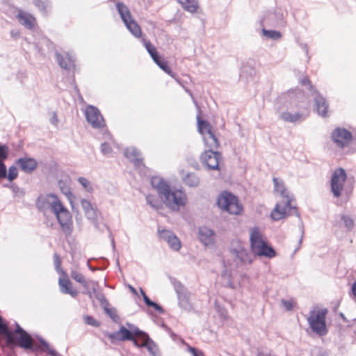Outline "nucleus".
Listing matches in <instances>:
<instances>
[{
	"mask_svg": "<svg viewBox=\"0 0 356 356\" xmlns=\"http://www.w3.org/2000/svg\"><path fill=\"white\" fill-rule=\"evenodd\" d=\"M197 127L204 146L210 149H218L220 146V142L216 134V130L210 122L198 115L197 117Z\"/></svg>",
	"mask_w": 356,
	"mask_h": 356,
	"instance_id": "4",
	"label": "nucleus"
},
{
	"mask_svg": "<svg viewBox=\"0 0 356 356\" xmlns=\"http://www.w3.org/2000/svg\"><path fill=\"white\" fill-rule=\"evenodd\" d=\"M71 277L76 282L83 284L84 286H87V283L85 280V277L81 273H80L76 270H74V271H72V273H71Z\"/></svg>",
	"mask_w": 356,
	"mask_h": 356,
	"instance_id": "33",
	"label": "nucleus"
},
{
	"mask_svg": "<svg viewBox=\"0 0 356 356\" xmlns=\"http://www.w3.org/2000/svg\"><path fill=\"white\" fill-rule=\"evenodd\" d=\"M346 178V173L343 168H337L334 171L331 179V189L335 197H339L341 195Z\"/></svg>",
	"mask_w": 356,
	"mask_h": 356,
	"instance_id": "9",
	"label": "nucleus"
},
{
	"mask_svg": "<svg viewBox=\"0 0 356 356\" xmlns=\"http://www.w3.org/2000/svg\"><path fill=\"white\" fill-rule=\"evenodd\" d=\"M102 152L104 154H109L112 152V147L108 143H104L102 145Z\"/></svg>",
	"mask_w": 356,
	"mask_h": 356,
	"instance_id": "43",
	"label": "nucleus"
},
{
	"mask_svg": "<svg viewBox=\"0 0 356 356\" xmlns=\"http://www.w3.org/2000/svg\"><path fill=\"white\" fill-rule=\"evenodd\" d=\"M60 202L59 198L54 194L41 195L37 199L36 206L40 211H45L50 207L53 211L54 205Z\"/></svg>",
	"mask_w": 356,
	"mask_h": 356,
	"instance_id": "15",
	"label": "nucleus"
},
{
	"mask_svg": "<svg viewBox=\"0 0 356 356\" xmlns=\"http://www.w3.org/2000/svg\"><path fill=\"white\" fill-rule=\"evenodd\" d=\"M238 257L241 259L242 262H247L248 264H250L252 262V260L250 258V254L245 250L238 252Z\"/></svg>",
	"mask_w": 356,
	"mask_h": 356,
	"instance_id": "40",
	"label": "nucleus"
},
{
	"mask_svg": "<svg viewBox=\"0 0 356 356\" xmlns=\"http://www.w3.org/2000/svg\"><path fill=\"white\" fill-rule=\"evenodd\" d=\"M57 60L62 68L67 69L71 63V60L67 55H57Z\"/></svg>",
	"mask_w": 356,
	"mask_h": 356,
	"instance_id": "31",
	"label": "nucleus"
},
{
	"mask_svg": "<svg viewBox=\"0 0 356 356\" xmlns=\"http://www.w3.org/2000/svg\"><path fill=\"white\" fill-rule=\"evenodd\" d=\"M152 186L155 188L163 202L170 209L178 211L186 203V194L181 190L172 189L170 186L159 177H153Z\"/></svg>",
	"mask_w": 356,
	"mask_h": 356,
	"instance_id": "1",
	"label": "nucleus"
},
{
	"mask_svg": "<svg viewBox=\"0 0 356 356\" xmlns=\"http://www.w3.org/2000/svg\"><path fill=\"white\" fill-rule=\"evenodd\" d=\"M184 182L190 187H195L199 184V179L195 174L189 173L184 178Z\"/></svg>",
	"mask_w": 356,
	"mask_h": 356,
	"instance_id": "29",
	"label": "nucleus"
},
{
	"mask_svg": "<svg viewBox=\"0 0 356 356\" xmlns=\"http://www.w3.org/2000/svg\"><path fill=\"white\" fill-rule=\"evenodd\" d=\"M159 67L162 69L165 72H166L168 74L172 76V72L168 65V63H163V65H160Z\"/></svg>",
	"mask_w": 356,
	"mask_h": 356,
	"instance_id": "44",
	"label": "nucleus"
},
{
	"mask_svg": "<svg viewBox=\"0 0 356 356\" xmlns=\"http://www.w3.org/2000/svg\"><path fill=\"white\" fill-rule=\"evenodd\" d=\"M19 168L26 172H32L37 167V162L33 159L21 158L17 161Z\"/></svg>",
	"mask_w": 356,
	"mask_h": 356,
	"instance_id": "21",
	"label": "nucleus"
},
{
	"mask_svg": "<svg viewBox=\"0 0 356 356\" xmlns=\"http://www.w3.org/2000/svg\"><path fill=\"white\" fill-rule=\"evenodd\" d=\"M41 345L42 346L43 350L48 351L51 355H54L55 351L54 350L50 349L49 345L47 342L41 341Z\"/></svg>",
	"mask_w": 356,
	"mask_h": 356,
	"instance_id": "47",
	"label": "nucleus"
},
{
	"mask_svg": "<svg viewBox=\"0 0 356 356\" xmlns=\"http://www.w3.org/2000/svg\"><path fill=\"white\" fill-rule=\"evenodd\" d=\"M145 343L142 344L143 347H145L149 353L154 354L156 346V344L149 339L148 341H147V339H145Z\"/></svg>",
	"mask_w": 356,
	"mask_h": 356,
	"instance_id": "38",
	"label": "nucleus"
},
{
	"mask_svg": "<svg viewBox=\"0 0 356 356\" xmlns=\"http://www.w3.org/2000/svg\"><path fill=\"white\" fill-rule=\"evenodd\" d=\"M282 304L283 305L286 310L291 311L294 307L295 302H293V300H282Z\"/></svg>",
	"mask_w": 356,
	"mask_h": 356,
	"instance_id": "42",
	"label": "nucleus"
},
{
	"mask_svg": "<svg viewBox=\"0 0 356 356\" xmlns=\"http://www.w3.org/2000/svg\"><path fill=\"white\" fill-rule=\"evenodd\" d=\"M159 237L165 241L168 245L175 250H179L181 248L179 239L170 231L166 229H159Z\"/></svg>",
	"mask_w": 356,
	"mask_h": 356,
	"instance_id": "17",
	"label": "nucleus"
},
{
	"mask_svg": "<svg viewBox=\"0 0 356 356\" xmlns=\"http://www.w3.org/2000/svg\"><path fill=\"white\" fill-rule=\"evenodd\" d=\"M81 207L84 211L85 215L88 219L95 220L97 218V210L93 207L91 202L87 200H82Z\"/></svg>",
	"mask_w": 356,
	"mask_h": 356,
	"instance_id": "22",
	"label": "nucleus"
},
{
	"mask_svg": "<svg viewBox=\"0 0 356 356\" xmlns=\"http://www.w3.org/2000/svg\"><path fill=\"white\" fill-rule=\"evenodd\" d=\"M8 149L6 145H0V180L7 175L6 166L3 161L8 156Z\"/></svg>",
	"mask_w": 356,
	"mask_h": 356,
	"instance_id": "23",
	"label": "nucleus"
},
{
	"mask_svg": "<svg viewBox=\"0 0 356 356\" xmlns=\"http://www.w3.org/2000/svg\"><path fill=\"white\" fill-rule=\"evenodd\" d=\"M18 175L17 169L15 166H10L8 169V173L6 175V177L9 181H12L15 179L17 178Z\"/></svg>",
	"mask_w": 356,
	"mask_h": 356,
	"instance_id": "39",
	"label": "nucleus"
},
{
	"mask_svg": "<svg viewBox=\"0 0 356 356\" xmlns=\"http://www.w3.org/2000/svg\"><path fill=\"white\" fill-rule=\"evenodd\" d=\"M138 334H134V339L132 340V341L136 346L143 347L142 344L145 343L144 341H145V339H147V341H148L149 338L147 334L140 331L138 328Z\"/></svg>",
	"mask_w": 356,
	"mask_h": 356,
	"instance_id": "28",
	"label": "nucleus"
},
{
	"mask_svg": "<svg viewBox=\"0 0 356 356\" xmlns=\"http://www.w3.org/2000/svg\"><path fill=\"white\" fill-rule=\"evenodd\" d=\"M327 313V309L315 308L310 312L307 318L311 329L320 335L326 334L325 317Z\"/></svg>",
	"mask_w": 356,
	"mask_h": 356,
	"instance_id": "6",
	"label": "nucleus"
},
{
	"mask_svg": "<svg viewBox=\"0 0 356 356\" xmlns=\"http://www.w3.org/2000/svg\"><path fill=\"white\" fill-rule=\"evenodd\" d=\"M128 325L130 330L122 326L118 331L108 334V337L111 339V342H115L116 341L134 340V334L138 333V328L136 327H132L130 325Z\"/></svg>",
	"mask_w": 356,
	"mask_h": 356,
	"instance_id": "13",
	"label": "nucleus"
},
{
	"mask_svg": "<svg viewBox=\"0 0 356 356\" xmlns=\"http://www.w3.org/2000/svg\"><path fill=\"white\" fill-rule=\"evenodd\" d=\"M341 219L343 221L345 227L348 229H351L353 227L354 221L351 218L346 216H342Z\"/></svg>",
	"mask_w": 356,
	"mask_h": 356,
	"instance_id": "41",
	"label": "nucleus"
},
{
	"mask_svg": "<svg viewBox=\"0 0 356 356\" xmlns=\"http://www.w3.org/2000/svg\"><path fill=\"white\" fill-rule=\"evenodd\" d=\"M332 139L339 148H343L349 145L353 140L352 134L346 129L336 128L332 133Z\"/></svg>",
	"mask_w": 356,
	"mask_h": 356,
	"instance_id": "12",
	"label": "nucleus"
},
{
	"mask_svg": "<svg viewBox=\"0 0 356 356\" xmlns=\"http://www.w3.org/2000/svg\"><path fill=\"white\" fill-rule=\"evenodd\" d=\"M264 35L267 38H272L273 40H278L281 38L282 35L279 31H268L266 29L262 30Z\"/></svg>",
	"mask_w": 356,
	"mask_h": 356,
	"instance_id": "34",
	"label": "nucleus"
},
{
	"mask_svg": "<svg viewBox=\"0 0 356 356\" xmlns=\"http://www.w3.org/2000/svg\"><path fill=\"white\" fill-rule=\"evenodd\" d=\"M117 9L127 29L137 38L142 37L143 32L138 24L132 18L129 8L123 3H118Z\"/></svg>",
	"mask_w": 356,
	"mask_h": 356,
	"instance_id": "7",
	"label": "nucleus"
},
{
	"mask_svg": "<svg viewBox=\"0 0 356 356\" xmlns=\"http://www.w3.org/2000/svg\"><path fill=\"white\" fill-rule=\"evenodd\" d=\"M53 213L63 230H70L72 226V217L68 209L60 201L54 205Z\"/></svg>",
	"mask_w": 356,
	"mask_h": 356,
	"instance_id": "8",
	"label": "nucleus"
},
{
	"mask_svg": "<svg viewBox=\"0 0 356 356\" xmlns=\"http://www.w3.org/2000/svg\"><path fill=\"white\" fill-rule=\"evenodd\" d=\"M273 184L275 191L280 193V195L283 197V200L286 199V195H290L289 192L284 186L282 181L280 180L277 178H273Z\"/></svg>",
	"mask_w": 356,
	"mask_h": 356,
	"instance_id": "26",
	"label": "nucleus"
},
{
	"mask_svg": "<svg viewBox=\"0 0 356 356\" xmlns=\"http://www.w3.org/2000/svg\"><path fill=\"white\" fill-rule=\"evenodd\" d=\"M250 241L251 250L255 255L270 259L276 256L275 250L268 245L263 234L258 228L251 229Z\"/></svg>",
	"mask_w": 356,
	"mask_h": 356,
	"instance_id": "3",
	"label": "nucleus"
},
{
	"mask_svg": "<svg viewBox=\"0 0 356 356\" xmlns=\"http://www.w3.org/2000/svg\"><path fill=\"white\" fill-rule=\"evenodd\" d=\"M0 335H4L6 339V346L13 348L18 346L26 350L31 349L36 350L37 347L34 346L33 339L19 325H17L14 332L8 330V326L2 322L0 316Z\"/></svg>",
	"mask_w": 356,
	"mask_h": 356,
	"instance_id": "2",
	"label": "nucleus"
},
{
	"mask_svg": "<svg viewBox=\"0 0 356 356\" xmlns=\"http://www.w3.org/2000/svg\"><path fill=\"white\" fill-rule=\"evenodd\" d=\"M218 207L231 215H241L243 212V207L238 198L232 193L222 191L218 197Z\"/></svg>",
	"mask_w": 356,
	"mask_h": 356,
	"instance_id": "5",
	"label": "nucleus"
},
{
	"mask_svg": "<svg viewBox=\"0 0 356 356\" xmlns=\"http://www.w3.org/2000/svg\"><path fill=\"white\" fill-rule=\"evenodd\" d=\"M86 117L93 128H103L106 126L105 120L101 113L92 106L86 108Z\"/></svg>",
	"mask_w": 356,
	"mask_h": 356,
	"instance_id": "14",
	"label": "nucleus"
},
{
	"mask_svg": "<svg viewBox=\"0 0 356 356\" xmlns=\"http://www.w3.org/2000/svg\"><path fill=\"white\" fill-rule=\"evenodd\" d=\"M143 42L144 44V46L145 47L147 51L151 56L153 60L159 65H163V63H167L164 59H163L159 54H158L156 47L151 44V42L149 40H147L145 39H143Z\"/></svg>",
	"mask_w": 356,
	"mask_h": 356,
	"instance_id": "19",
	"label": "nucleus"
},
{
	"mask_svg": "<svg viewBox=\"0 0 356 356\" xmlns=\"http://www.w3.org/2000/svg\"><path fill=\"white\" fill-rule=\"evenodd\" d=\"M182 8L191 13H195L198 11L199 3L197 0H176Z\"/></svg>",
	"mask_w": 356,
	"mask_h": 356,
	"instance_id": "25",
	"label": "nucleus"
},
{
	"mask_svg": "<svg viewBox=\"0 0 356 356\" xmlns=\"http://www.w3.org/2000/svg\"><path fill=\"white\" fill-rule=\"evenodd\" d=\"M199 239L205 246L214 243L215 234L213 231L207 227H201L199 229Z\"/></svg>",
	"mask_w": 356,
	"mask_h": 356,
	"instance_id": "18",
	"label": "nucleus"
},
{
	"mask_svg": "<svg viewBox=\"0 0 356 356\" xmlns=\"http://www.w3.org/2000/svg\"><path fill=\"white\" fill-rule=\"evenodd\" d=\"M131 291H132L133 293H136V289H135L134 287H132V286H131Z\"/></svg>",
	"mask_w": 356,
	"mask_h": 356,
	"instance_id": "50",
	"label": "nucleus"
},
{
	"mask_svg": "<svg viewBox=\"0 0 356 356\" xmlns=\"http://www.w3.org/2000/svg\"><path fill=\"white\" fill-rule=\"evenodd\" d=\"M188 350L193 356H204L202 351L198 350L195 348L189 347Z\"/></svg>",
	"mask_w": 356,
	"mask_h": 356,
	"instance_id": "45",
	"label": "nucleus"
},
{
	"mask_svg": "<svg viewBox=\"0 0 356 356\" xmlns=\"http://www.w3.org/2000/svg\"><path fill=\"white\" fill-rule=\"evenodd\" d=\"M54 264H55V266H56V268L57 270L60 269V266H61V259L59 257L58 254H54Z\"/></svg>",
	"mask_w": 356,
	"mask_h": 356,
	"instance_id": "46",
	"label": "nucleus"
},
{
	"mask_svg": "<svg viewBox=\"0 0 356 356\" xmlns=\"http://www.w3.org/2000/svg\"><path fill=\"white\" fill-rule=\"evenodd\" d=\"M83 321H84L85 323H86L87 325H91L93 327H99L100 325V323L91 316H88V315L84 316Z\"/></svg>",
	"mask_w": 356,
	"mask_h": 356,
	"instance_id": "36",
	"label": "nucleus"
},
{
	"mask_svg": "<svg viewBox=\"0 0 356 356\" xmlns=\"http://www.w3.org/2000/svg\"><path fill=\"white\" fill-rule=\"evenodd\" d=\"M141 293L143 295V300L145 302V304L147 305V306H150V307H154V309L159 312H163V308L159 306L158 304L152 302L148 297L145 294V293L141 290Z\"/></svg>",
	"mask_w": 356,
	"mask_h": 356,
	"instance_id": "32",
	"label": "nucleus"
},
{
	"mask_svg": "<svg viewBox=\"0 0 356 356\" xmlns=\"http://www.w3.org/2000/svg\"><path fill=\"white\" fill-rule=\"evenodd\" d=\"M302 115L299 113H291L289 111L283 112L280 114V118L288 122H296L300 120Z\"/></svg>",
	"mask_w": 356,
	"mask_h": 356,
	"instance_id": "27",
	"label": "nucleus"
},
{
	"mask_svg": "<svg viewBox=\"0 0 356 356\" xmlns=\"http://www.w3.org/2000/svg\"><path fill=\"white\" fill-rule=\"evenodd\" d=\"M147 202L152 207L159 209L162 208V202L159 200L156 196L148 195L146 197Z\"/></svg>",
	"mask_w": 356,
	"mask_h": 356,
	"instance_id": "30",
	"label": "nucleus"
},
{
	"mask_svg": "<svg viewBox=\"0 0 356 356\" xmlns=\"http://www.w3.org/2000/svg\"><path fill=\"white\" fill-rule=\"evenodd\" d=\"M124 156L130 160H134L137 158L138 152L134 148L127 149L124 151Z\"/></svg>",
	"mask_w": 356,
	"mask_h": 356,
	"instance_id": "37",
	"label": "nucleus"
},
{
	"mask_svg": "<svg viewBox=\"0 0 356 356\" xmlns=\"http://www.w3.org/2000/svg\"><path fill=\"white\" fill-rule=\"evenodd\" d=\"M78 181L81 184V186L88 192H92L93 188L92 184L89 180L84 177H79L78 179Z\"/></svg>",
	"mask_w": 356,
	"mask_h": 356,
	"instance_id": "35",
	"label": "nucleus"
},
{
	"mask_svg": "<svg viewBox=\"0 0 356 356\" xmlns=\"http://www.w3.org/2000/svg\"><path fill=\"white\" fill-rule=\"evenodd\" d=\"M291 197L286 195V199L282 200L277 203L270 213L273 220H280L285 218L291 209Z\"/></svg>",
	"mask_w": 356,
	"mask_h": 356,
	"instance_id": "10",
	"label": "nucleus"
},
{
	"mask_svg": "<svg viewBox=\"0 0 356 356\" xmlns=\"http://www.w3.org/2000/svg\"><path fill=\"white\" fill-rule=\"evenodd\" d=\"M58 284L62 293L70 294L73 298L78 296V291L74 289L72 283L65 272H62V276L58 279Z\"/></svg>",
	"mask_w": 356,
	"mask_h": 356,
	"instance_id": "16",
	"label": "nucleus"
},
{
	"mask_svg": "<svg viewBox=\"0 0 356 356\" xmlns=\"http://www.w3.org/2000/svg\"><path fill=\"white\" fill-rule=\"evenodd\" d=\"M352 291H353V293L354 296L356 298V282H355L353 284Z\"/></svg>",
	"mask_w": 356,
	"mask_h": 356,
	"instance_id": "49",
	"label": "nucleus"
},
{
	"mask_svg": "<svg viewBox=\"0 0 356 356\" xmlns=\"http://www.w3.org/2000/svg\"><path fill=\"white\" fill-rule=\"evenodd\" d=\"M17 18L19 23L27 29H31L35 25L36 20L35 17L25 12L19 11Z\"/></svg>",
	"mask_w": 356,
	"mask_h": 356,
	"instance_id": "20",
	"label": "nucleus"
},
{
	"mask_svg": "<svg viewBox=\"0 0 356 356\" xmlns=\"http://www.w3.org/2000/svg\"><path fill=\"white\" fill-rule=\"evenodd\" d=\"M200 160L209 169L218 170L222 156L220 152L209 149L202 152Z\"/></svg>",
	"mask_w": 356,
	"mask_h": 356,
	"instance_id": "11",
	"label": "nucleus"
},
{
	"mask_svg": "<svg viewBox=\"0 0 356 356\" xmlns=\"http://www.w3.org/2000/svg\"><path fill=\"white\" fill-rule=\"evenodd\" d=\"M315 106L318 113L322 117L327 116L328 104L325 98L321 96L315 98Z\"/></svg>",
	"mask_w": 356,
	"mask_h": 356,
	"instance_id": "24",
	"label": "nucleus"
},
{
	"mask_svg": "<svg viewBox=\"0 0 356 356\" xmlns=\"http://www.w3.org/2000/svg\"><path fill=\"white\" fill-rule=\"evenodd\" d=\"M301 83L302 85H309L311 83L310 80L307 77L302 79Z\"/></svg>",
	"mask_w": 356,
	"mask_h": 356,
	"instance_id": "48",
	"label": "nucleus"
}]
</instances>
